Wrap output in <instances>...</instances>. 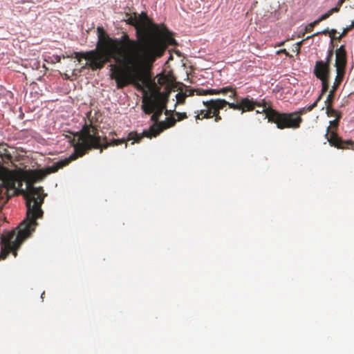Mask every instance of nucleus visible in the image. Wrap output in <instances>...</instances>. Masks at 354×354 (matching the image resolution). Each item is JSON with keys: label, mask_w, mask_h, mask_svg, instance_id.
<instances>
[{"label": "nucleus", "mask_w": 354, "mask_h": 354, "mask_svg": "<svg viewBox=\"0 0 354 354\" xmlns=\"http://www.w3.org/2000/svg\"><path fill=\"white\" fill-rule=\"evenodd\" d=\"M304 41V39L301 40V41L295 43V44H298V46L300 48V46L301 45V44L303 43Z\"/></svg>", "instance_id": "32"}, {"label": "nucleus", "mask_w": 354, "mask_h": 354, "mask_svg": "<svg viewBox=\"0 0 354 354\" xmlns=\"http://www.w3.org/2000/svg\"><path fill=\"white\" fill-rule=\"evenodd\" d=\"M187 96V94L182 91L177 93L175 95L176 102L174 104V109H176L177 106L184 104L185 99Z\"/></svg>", "instance_id": "14"}, {"label": "nucleus", "mask_w": 354, "mask_h": 354, "mask_svg": "<svg viewBox=\"0 0 354 354\" xmlns=\"http://www.w3.org/2000/svg\"><path fill=\"white\" fill-rule=\"evenodd\" d=\"M75 65V61H71L68 66V67L69 68V70L68 71L73 73Z\"/></svg>", "instance_id": "24"}, {"label": "nucleus", "mask_w": 354, "mask_h": 354, "mask_svg": "<svg viewBox=\"0 0 354 354\" xmlns=\"http://www.w3.org/2000/svg\"><path fill=\"white\" fill-rule=\"evenodd\" d=\"M241 112L243 113L245 111L252 110L254 108L256 103L248 98H244L241 101Z\"/></svg>", "instance_id": "12"}, {"label": "nucleus", "mask_w": 354, "mask_h": 354, "mask_svg": "<svg viewBox=\"0 0 354 354\" xmlns=\"http://www.w3.org/2000/svg\"><path fill=\"white\" fill-rule=\"evenodd\" d=\"M333 50H330L328 51V55L326 57V60L324 61V62H327L328 64H329L331 60V58L333 57Z\"/></svg>", "instance_id": "23"}, {"label": "nucleus", "mask_w": 354, "mask_h": 354, "mask_svg": "<svg viewBox=\"0 0 354 354\" xmlns=\"http://www.w3.org/2000/svg\"><path fill=\"white\" fill-rule=\"evenodd\" d=\"M345 0H339L338 2H337V5L336 7H337L339 8V7L342 4V3Z\"/></svg>", "instance_id": "31"}, {"label": "nucleus", "mask_w": 354, "mask_h": 354, "mask_svg": "<svg viewBox=\"0 0 354 354\" xmlns=\"http://www.w3.org/2000/svg\"><path fill=\"white\" fill-rule=\"evenodd\" d=\"M353 27H354V20L351 23L349 26L346 27L342 33L337 37V39H339L342 36H344L349 30H351Z\"/></svg>", "instance_id": "20"}, {"label": "nucleus", "mask_w": 354, "mask_h": 354, "mask_svg": "<svg viewBox=\"0 0 354 354\" xmlns=\"http://www.w3.org/2000/svg\"><path fill=\"white\" fill-rule=\"evenodd\" d=\"M339 118L340 115H338L335 119L330 121V125L326 129V136L329 134V136L327 138V140L330 145H333L337 148H344V147L342 146V141L341 139L337 137L334 131H330V127H337Z\"/></svg>", "instance_id": "8"}, {"label": "nucleus", "mask_w": 354, "mask_h": 354, "mask_svg": "<svg viewBox=\"0 0 354 354\" xmlns=\"http://www.w3.org/2000/svg\"><path fill=\"white\" fill-rule=\"evenodd\" d=\"M335 66L336 73L339 75L345 73V67L346 65V52L344 45H341L335 50Z\"/></svg>", "instance_id": "7"}, {"label": "nucleus", "mask_w": 354, "mask_h": 354, "mask_svg": "<svg viewBox=\"0 0 354 354\" xmlns=\"http://www.w3.org/2000/svg\"><path fill=\"white\" fill-rule=\"evenodd\" d=\"M333 91H330L328 94L327 95L326 99L325 100V105L326 106H330L332 105L333 103Z\"/></svg>", "instance_id": "19"}, {"label": "nucleus", "mask_w": 354, "mask_h": 354, "mask_svg": "<svg viewBox=\"0 0 354 354\" xmlns=\"http://www.w3.org/2000/svg\"><path fill=\"white\" fill-rule=\"evenodd\" d=\"M328 32V29H325V30H323L322 31L317 32L316 33L313 34V35L308 36L306 37V39L312 37L314 35H317L320 34V33H326V32Z\"/></svg>", "instance_id": "28"}, {"label": "nucleus", "mask_w": 354, "mask_h": 354, "mask_svg": "<svg viewBox=\"0 0 354 354\" xmlns=\"http://www.w3.org/2000/svg\"><path fill=\"white\" fill-rule=\"evenodd\" d=\"M42 68H43L44 70H45V68H46L44 65H43Z\"/></svg>", "instance_id": "35"}, {"label": "nucleus", "mask_w": 354, "mask_h": 354, "mask_svg": "<svg viewBox=\"0 0 354 354\" xmlns=\"http://www.w3.org/2000/svg\"><path fill=\"white\" fill-rule=\"evenodd\" d=\"M337 11H338V8L337 7L333 8L330 10H329L327 12H326L325 14L322 15L317 19V21H319L320 22V21L326 19V18H328L333 12H337Z\"/></svg>", "instance_id": "17"}, {"label": "nucleus", "mask_w": 354, "mask_h": 354, "mask_svg": "<svg viewBox=\"0 0 354 354\" xmlns=\"http://www.w3.org/2000/svg\"><path fill=\"white\" fill-rule=\"evenodd\" d=\"M328 79L325 78L324 80H321L322 84V93L325 92L328 88Z\"/></svg>", "instance_id": "21"}, {"label": "nucleus", "mask_w": 354, "mask_h": 354, "mask_svg": "<svg viewBox=\"0 0 354 354\" xmlns=\"http://www.w3.org/2000/svg\"><path fill=\"white\" fill-rule=\"evenodd\" d=\"M8 236V234L5 236H2V238H1L2 246H1V251L0 253V259H5L10 251L12 252L14 257H16L17 255V250L20 247V245L22 244V243L24 242V241H21V243H19L13 248L8 247L7 245H6V243L3 240L4 239L7 238Z\"/></svg>", "instance_id": "10"}, {"label": "nucleus", "mask_w": 354, "mask_h": 354, "mask_svg": "<svg viewBox=\"0 0 354 354\" xmlns=\"http://www.w3.org/2000/svg\"><path fill=\"white\" fill-rule=\"evenodd\" d=\"M8 236V234L5 236H2V238H1L2 246H1V251L0 253V259H5L10 251L12 252L14 257H16L17 255V250L20 247V245L22 244V243L24 242V241H21V243H19L13 248L8 247L7 245H6V243L3 240L4 239L7 238Z\"/></svg>", "instance_id": "11"}, {"label": "nucleus", "mask_w": 354, "mask_h": 354, "mask_svg": "<svg viewBox=\"0 0 354 354\" xmlns=\"http://www.w3.org/2000/svg\"><path fill=\"white\" fill-rule=\"evenodd\" d=\"M313 71L316 77L320 80L329 78V64L324 62V61H317Z\"/></svg>", "instance_id": "9"}, {"label": "nucleus", "mask_w": 354, "mask_h": 354, "mask_svg": "<svg viewBox=\"0 0 354 354\" xmlns=\"http://www.w3.org/2000/svg\"><path fill=\"white\" fill-rule=\"evenodd\" d=\"M175 119L168 118L166 121L160 122L159 124L151 126L149 131H144L142 134L134 132L129 133L127 140H131V144L138 142L143 136L151 138L156 136L163 129L173 126L175 124Z\"/></svg>", "instance_id": "6"}, {"label": "nucleus", "mask_w": 354, "mask_h": 354, "mask_svg": "<svg viewBox=\"0 0 354 354\" xmlns=\"http://www.w3.org/2000/svg\"><path fill=\"white\" fill-rule=\"evenodd\" d=\"M276 53H277V55H279V54H280V53H284L286 56H288V55H289L288 52H287V51H286V49H284V48H283V49H280V50H277V51L276 52Z\"/></svg>", "instance_id": "29"}, {"label": "nucleus", "mask_w": 354, "mask_h": 354, "mask_svg": "<svg viewBox=\"0 0 354 354\" xmlns=\"http://www.w3.org/2000/svg\"><path fill=\"white\" fill-rule=\"evenodd\" d=\"M322 93L319 95V96L317 97V99L315 100V102L313 104H312L311 105H310V106L307 108V109H308V110H309V111H310V110L313 109L315 106H316V105H317V102L319 101V100H320V99H321V97H322Z\"/></svg>", "instance_id": "22"}, {"label": "nucleus", "mask_w": 354, "mask_h": 354, "mask_svg": "<svg viewBox=\"0 0 354 354\" xmlns=\"http://www.w3.org/2000/svg\"><path fill=\"white\" fill-rule=\"evenodd\" d=\"M319 21H317V19L315 20L313 22L310 23L308 24V26H306V30H310L311 28H313L314 27V26H315L316 24H317Z\"/></svg>", "instance_id": "25"}, {"label": "nucleus", "mask_w": 354, "mask_h": 354, "mask_svg": "<svg viewBox=\"0 0 354 354\" xmlns=\"http://www.w3.org/2000/svg\"><path fill=\"white\" fill-rule=\"evenodd\" d=\"M97 43L94 50L75 53L78 63L84 59L83 67L92 70L101 68L111 59V78L118 88L129 84L143 92L142 109L145 113H153L152 120H157L166 106L167 91L169 87L168 78L162 75L153 80L150 77L152 63L162 56L169 42L163 39L139 35L138 39H131L127 34L120 39L110 37L103 28H97Z\"/></svg>", "instance_id": "1"}, {"label": "nucleus", "mask_w": 354, "mask_h": 354, "mask_svg": "<svg viewBox=\"0 0 354 354\" xmlns=\"http://www.w3.org/2000/svg\"><path fill=\"white\" fill-rule=\"evenodd\" d=\"M284 43H285V41H281V42L279 43L278 46H282L284 44Z\"/></svg>", "instance_id": "33"}, {"label": "nucleus", "mask_w": 354, "mask_h": 354, "mask_svg": "<svg viewBox=\"0 0 354 354\" xmlns=\"http://www.w3.org/2000/svg\"><path fill=\"white\" fill-rule=\"evenodd\" d=\"M227 88H222L221 90L216 89H197V95H214L224 93Z\"/></svg>", "instance_id": "13"}, {"label": "nucleus", "mask_w": 354, "mask_h": 354, "mask_svg": "<svg viewBox=\"0 0 354 354\" xmlns=\"http://www.w3.org/2000/svg\"><path fill=\"white\" fill-rule=\"evenodd\" d=\"M336 32V30L335 29H332L330 30V31L329 32V35L331 37H335V34Z\"/></svg>", "instance_id": "30"}, {"label": "nucleus", "mask_w": 354, "mask_h": 354, "mask_svg": "<svg viewBox=\"0 0 354 354\" xmlns=\"http://www.w3.org/2000/svg\"><path fill=\"white\" fill-rule=\"evenodd\" d=\"M265 113V117L268 118V122H274L277 128H297L301 121L299 115L296 113L279 114L272 109L266 106L257 110V113Z\"/></svg>", "instance_id": "4"}, {"label": "nucleus", "mask_w": 354, "mask_h": 354, "mask_svg": "<svg viewBox=\"0 0 354 354\" xmlns=\"http://www.w3.org/2000/svg\"><path fill=\"white\" fill-rule=\"evenodd\" d=\"M326 113L328 117H337L338 115H340L336 110L333 109L331 106L326 107Z\"/></svg>", "instance_id": "18"}, {"label": "nucleus", "mask_w": 354, "mask_h": 354, "mask_svg": "<svg viewBox=\"0 0 354 354\" xmlns=\"http://www.w3.org/2000/svg\"><path fill=\"white\" fill-rule=\"evenodd\" d=\"M69 142H73L74 146V153L68 158L60 160L59 162L66 161L64 164L59 165V169L67 165L71 160H75L77 157L82 156L84 152L92 148H107L109 146L118 145L125 142L124 139L113 140L107 142L105 138H102L92 124L84 125L80 132L73 135V139Z\"/></svg>", "instance_id": "2"}, {"label": "nucleus", "mask_w": 354, "mask_h": 354, "mask_svg": "<svg viewBox=\"0 0 354 354\" xmlns=\"http://www.w3.org/2000/svg\"><path fill=\"white\" fill-rule=\"evenodd\" d=\"M125 20L128 24L136 27L138 35H147L151 37L161 38L170 44L175 43L171 33L166 27L163 26L159 27L152 24L147 15L144 12H142L138 16L135 13L133 15L127 14V19Z\"/></svg>", "instance_id": "3"}, {"label": "nucleus", "mask_w": 354, "mask_h": 354, "mask_svg": "<svg viewBox=\"0 0 354 354\" xmlns=\"http://www.w3.org/2000/svg\"><path fill=\"white\" fill-rule=\"evenodd\" d=\"M176 115H178V118H177V120H180L183 118H185L186 117V113H179V112H176Z\"/></svg>", "instance_id": "27"}, {"label": "nucleus", "mask_w": 354, "mask_h": 354, "mask_svg": "<svg viewBox=\"0 0 354 354\" xmlns=\"http://www.w3.org/2000/svg\"><path fill=\"white\" fill-rule=\"evenodd\" d=\"M344 75V74H342V75H339V74H337V73H336V76H335V80L333 82V85L332 86V88L330 89V91H333V93L335 92V91L337 89V88L340 84Z\"/></svg>", "instance_id": "16"}, {"label": "nucleus", "mask_w": 354, "mask_h": 354, "mask_svg": "<svg viewBox=\"0 0 354 354\" xmlns=\"http://www.w3.org/2000/svg\"><path fill=\"white\" fill-rule=\"evenodd\" d=\"M204 109L200 111L196 115V119L200 120L203 118H209L215 116V121L221 119V117L218 115V111L222 109L224 105L228 104L229 107L236 110H241V102L240 103H230L225 100L223 99H212L208 101L203 102Z\"/></svg>", "instance_id": "5"}, {"label": "nucleus", "mask_w": 354, "mask_h": 354, "mask_svg": "<svg viewBox=\"0 0 354 354\" xmlns=\"http://www.w3.org/2000/svg\"><path fill=\"white\" fill-rule=\"evenodd\" d=\"M292 50L297 55L299 54L300 51V48L298 46V44H293L292 46Z\"/></svg>", "instance_id": "26"}, {"label": "nucleus", "mask_w": 354, "mask_h": 354, "mask_svg": "<svg viewBox=\"0 0 354 354\" xmlns=\"http://www.w3.org/2000/svg\"><path fill=\"white\" fill-rule=\"evenodd\" d=\"M351 142L350 140L346 141V143H351Z\"/></svg>", "instance_id": "34"}, {"label": "nucleus", "mask_w": 354, "mask_h": 354, "mask_svg": "<svg viewBox=\"0 0 354 354\" xmlns=\"http://www.w3.org/2000/svg\"><path fill=\"white\" fill-rule=\"evenodd\" d=\"M30 64V66L32 67V73L30 74L32 77L33 79H39L44 71H40L38 74H35L34 73V71H35V69H36V70L38 69V67H39L38 62L37 60H35V59H33V60L31 61Z\"/></svg>", "instance_id": "15"}]
</instances>
